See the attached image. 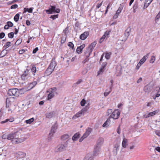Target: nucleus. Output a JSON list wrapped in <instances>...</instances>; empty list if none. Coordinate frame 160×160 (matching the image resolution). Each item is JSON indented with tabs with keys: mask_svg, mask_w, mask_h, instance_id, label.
<instances>
[{
	"mask_svg": "<svg viewBox=\"0 0 160 160\" xmlns=\"http://www.w3.org/2000/svg\"><path fill=\"white\" fill-rule=\"evenodd\" d=\"M69 137V136L68 134H65L62 136L61 139L62 140H65L66 139L68 138Z\"/></svg>",
	"mask_w": 160,
	"mask_h": 160,
	"instance_id": "nucleus-38",
	"label": "nucleus"
},
{
	"mask_svg": "<svg viewBox=\"0 0 160 160\" xmlns=\"http://www.w3.org/2000/svg\"><path fill=\"white\" fill-rule=\"evenodd\" d=\"M152 86L148 85L144 87V90L146 92L149 93L152 90Z\"/></svg>",
	"mask_w": 160,
	"mask_h": 160,
	"instance_id": "nucleus-10",
	"label": "nucleus"
},
{
	"mask_svg": "<svg viewBox=\"0 0 160 160\" xmlns=\"http://www.w3.org/2000/svg\"><path fill=\"white\" fill-rule=\"evenodd\" d=\"M26 51H27V50L21 49L19 51V53L20 54H22L23 53Z\"/></svg>",
	"mask_w": 160,
	"mask_h": 160,
	"instance_id": "nucleus-58",
	"label": "nucleus"
},
{
	"mask_svg": "<svg viewBox=\"0 0 160 160\" xmlns=\"http://www.w3.org/2000/svg\"><path fill=\"white\" fill-rule=\"evenodd\" d=\"M11 42H7L5 45H4L3 47L4 48H6L5 49V50L6 51H8L6 49L7 48L10 46L11 45Z\"/></svg>",
	"mask_w": 160,
	"mask_h": 160,
	"instance_id": "nucleus-36",
	"label": "nucleus"
},
{
	"mask_svg": "<svg viewBox=\"0 0 160 160\" xmlns=\"http://www.w3.org/2000/svg\"><path fill=\"white\" fill-rule=\"evenodd\" d=\"M14 119L13 118H11L10 119H6L5 120L1 121L0 122V123L1 124H4V123H6L8 122H11L14 121Z\"/></svg>",
	"mask_w": 160,
	"mask_h": 160,
	"instance_id": "nucleus-27",
	"label": "nucleus"
},
{
	"mask_svg": "<svg viewBox=\"0 0 160 160\" xmlns=\"http://www.w3.org/2000/svg\"><path fill=\"white\" fill-rule=\"evenodd\" d=\"M92 130L91 128H88V129L86 130L85 133L84 134L83 136H85V137L87 138L90 134Z\"/></svg>",
	"mask_w": 160,
	"mask_h": 160,
	"instance_id": "nucleus-20",
	"label": "nucleus"
},
{
	"mask_svg": "<svg viewBox=\"0 0 160 160\" xmlns=\"http://www.w3.org/2000/svg\"><path fill=\"white\" fill-rule=\"evenodd\" d=\"M49 9L45 10L46 12L48 14H52L54 13H59L60 9L59 8H56L55 5H50Z\"/></svg>",
	"mask_w": 160,
	"mask_h": 160,
	"instance_id": "nucleus-2",
	"label": "nucleus"
},
{
	"mask_svg": "<svg viewBox=\"0 0 160 160\" xmlns=\"http://www.w3.org/2000/svg\"><path fill=\"white\" fill-rule=\"evenodd\" d=\"M7 24L9 27H12L13 26V23L11 21H8L7 22Z\"/></svg>",
	"mask_w": 160,
	"mask_h": 160,
	"instance_id": "nucleus-53",
	"label": "nucleus"
},
{
	"mask_svg": "<svg viewBox=\"0 0 160 160\" xmlns=\"http://www.w3.org/2000/svg\"><path fill=\"white\" fill-rule=\"evenodd\" d=\"M54 96V92H53L52 91H51L50 92L48 95L47 99L49 100L53 98Z\"/></svg>",
	"mask_w": 160,
	"mask_h": 160,
	"instance_id": "nucleus-29",
	"label": "nucleus"
},
{
	"mask_svg": "<svg viewBox=\"0 0 160 160\" xmlns=\"http://www.w3.org/2000/svg\"><path fill=\"white\" fill-rule=\"evenodd\" d=\"M46 118H51L53 116V112H50L49 113H47L45 114Z\"/></svg>",
	"mask_w": 160,
	"mask_h": 160,
	"instance_id": "nucleus-30",
	"label": "nucleus"
},
{
	"mask_svg": "<svg viewBox=\"0 0 160 160\" xmlns=\"http://www.w3.org/2000/svg\"><path fill=\"white\" fill-rule=\"evenodd\" d=\"M120 146V143H117L114 145V148L113 150V154L115 155H116L117 154V152L119 149V147Z\"/></svg>",
	"mask_w": 160,
	"mask_h": 160,
	"instance_id": "nucleus-13",
	"label": "nucleus"
},
{
	"mask_svg": "<svg viewBox=\"0 0 160 160\" xmlns=\"http://www.w3.org/2000/svg\"><path fill=\"white\" fill-rule=\"evenodd\" d=\"M103 139L102 138H100L97 142V143L96 145L101 147L103 142Z\"/></svg>",
	"mask_w": 160,
	"mask_h": 160,
	"instance_id": "nucleus-21",
	"label": "nucleus"
},
{
	"mask_svg": "<svg viewBox=\"0 0 160 160\" xmlns=\"http://www.w3.org/2000/svg\"><path fill=\"white\" fill-rule=\"evenodd\" d=\"M111 54V52H107L105 55V58L107 59H109L110 57Z\"/></svg>",
	"mask_w": 160,
	"mask_h": 160,
	"instance_id": "nucleus-45",
	"label": "nucleus"
},
{
	"mask_svg": "<svg viewBox=\"0 0 160 160\" xmlns=\"http://www.w3.org/2000/svg\"><path fill=\"white\" fill-rule=\"evenodd\" d=\"M152 1L153 0H146L144 3L143 8L145 9L147 8Z\"/></svg>",
	"mask_w": 160,
	"mask_h": 160,
	"instance_id": "nucleus-24",
	"label": "nucleus"
},
{
	"mask_svg": "<svg viewBox=\"0 0 160 160\" xmlns=\"http://www.w3.org/2000/svg\"><path fill=\"white\" fill-rule=\"evenodd\" d=\"M123 7L124 5H123V3L120 4V6L119 7L118 10L116 12L119 14L120 13L123 9Z\"/></svg>",
	"mask_w": 160,
	"mask_h": 160,
	"instance_id": "nucleus-28",
	"label": "nucleus"
},
{
	"mask_svg": "<svg viewBox=\"0 0 160 160\" xmlns=\"http://www.w3.org/2000/svg\"><path fill=\"white\" fill-rule=\"evenodd\" d=\"M131 28L130 27L128 28L127 29L125 30L124 32L125 36L126 37V40L127 39L128 36L130 34Z\"/></svg>",
	"mask_w": 160,
	"mask_h": 160,
	"instance_id": "nucleus-18",
	"label": "nucleus"
},
{
	"mask_svg": "<svg viewBox=\"0 0 160 160\" xmlns=\"http://www.w3.org/2000/svg\"><path fill=\"white\" fill-rule=\"evenodd\" d=\"M155 60V57L154 56H152L150 60V62L151 63H153Z\"/></svg>",
	"mask_w": 160,
	"mask_h": 160,
	"instance_id": "nucleus-48",
	"label": "nucleus"
},
{
	"mask_svg": "<svg viewBox=\"0 0 160 160\" xmlns=\"http://www.w3.org/2000/svg\"><path fill=\"white\" fill-rule=\"evenodd\" d=\"M127 139L124 138L122 142V147L124 148H125L127 146Z\"/></svg>",
	"mask_w": 160,
	"mask_h": 160,
	"instance_id": "nucleus-33",
	"label": "nucleus"
},
{
	"mask_svg": "<svg viewBox=\"0 0 160 160\" xmlns=\"http://www.w3.org/2000/svg\"><path fill=\"white\" fill-rule=\"evenodd\" d=\"M58 128V126L57 124L56 123H55L51 127V130L50 132V134H54L56 130Z\"/></svg>",
	"mask_w": 160,
	"mask_h": 160,
	"instance_id": "nucleus-11",
	"label": "nucleus"
},
{
	"mask_svg": "<svg viewBox=\"0 0 160 160\" xmlns=\"http://www.w3.org/2000/svg\"><path fill=\"white\" fill-rule=\"evenodd\" d=\"M104 68H103V67H101V68H100V69L99 71L98 72V75H99L101 74V73H102L104 72Z\"/></svg>",
	"mask_w": 160,
	"mask_h": 160,
	"instance_id": "nucleus-51",
	"label": "nucleus"
},
{
	"mask_svg": "<svg viewBox=\"0 0 160 160\" xmlns=\"http://www.w3.org/2000/svg\"><path fill=\"white\" fill-rule=\"evenodd\" d=\"M90 50L88 49V47L87 48L86 51L84 52V54L87 58H88L90 56L91 53L90 52Z\"/></svg>",
	"mask_w": 160,
	"mask_h": 160,
	"instance_id": "nucleus-31",
	"label": "nucleus"
},
{
	"mask_svg": "<svg viewBox=\"0 0 160 160\" xmlns=\"http://www.w3.org/2000/svg\"><path fill=\"white\" fill-rule=\"evenodd\" d=\"M22 42V39L21 38H19L16 42L15 45L18 46Z\"/></svg>",
	"mask_w": 160,
	"mask_h": 160,
	"instance_id": "nucleus-40",
	"label": "nucleus"
},
{
	"mask_svg": "<svg viewBox=\"0 0 160 160\" xmlns=\"http://www.w3.org/2000/svg\"><path fill=\"white\" fill-rule=\"evenodd\" d=\"M53 71H54V69L51 68L49 66L48 68L46 70V71L45 72V73L46 74H47L48 75H50L52 73V72H53Z\"/></svg>",
	"mask_w": 160,
	"mask_h": 160,
	"instance_id": "nucleus-23",
	"label": "nucleus"
},
{
	"mask_svg": "<svg viewBox=\"0 0 160 160\" xmlns=\"http://www.w3.org/2000/svg\"><path fill=\"white\" fill-rule=\"evenodd\" d=\"M112 112V109H109L108 110L107 113V115L108 116L109 114H110Z\"/></svg>",
	"mask_w": 160,
	"mask_h": 160,
	"instance_id": "nucleus-59",
	"label": "nucleus"
},
{
	"mask_svg": "<svg viewBox=\"0 0 160 160\" xmlns=\"http://www.w3.org/2000/svg\"><path fill=\"white\" fill-rule=\"evenodd\" d=\"M86 101L85 99H83L80 102L81 105L82 106H83L85 105L86 103Z\"/></svg>",
	"mask_w": 160,
	"mask_h": 160,
	"instance_id": "nucleus-49",
	"label": "nucleus"
},
{
	"mask_svg": "<svg viewBox=\"0 0 160 160\" xmlns=\"http://www.w3.org/2000/svg\"><path fill=\"white\" fill-rule=\"evenodd\" d=\"M53 134H51V135L50 134V133H49V136L48 138V141H50L52 139V137L53 136Z\"/></svg>",
	"mask_w": 160,
	"mask_h": 160,
	"instance_id": "nucleus-54",
	"label": "nucleus"
},
{
	"mask_svg": "<svg viewBox=\"0 0 160 160\" xmlns=\"http://www.w3.org/2000/svg\"><path fill=\"white\" fill-rule=\"evenodd\" d=\"M85 44H82L79 47H78L76 49L77 52L78 54H81L82 52L83 48L85 47Z\"/></svg>",
	"mask_w": 160,
	"mask_h": 160,
	"instance_id": "nucleus-16",
	"label": "nucleus"
},
{
	"mask_svg": "<svg viewBox=\"0 0 160 160\" xmlns=\"http://www.w3.org/2000/svg\"><path fill=\"white\" fill-rule=\"evenodd\" d=\"M58 15H54L50 16V18L52 19L53 20H54L58 17Z\"/></svg>",
	"mask_w": 160,
	"mask_h": 160,
	"instance_id": "nucleus-42",
	"label": "nucleus"
},
{
	"mask_svg": "<svg viewBox=\"0 0 160 160\" xmlns=\"http://www.w3.org/2000/svg\"><path fill=\"white\" fill-rule=\"evenodd\" d=\"M91 63H89L88 64H87V66L86 67V69L88 70H89L91 68Z\"/></svg>",
	"mask_w": 160,
	"mask_h": 160,
	"instance_id": "nucleus-61",
	"label": "nucleus"
},
{
	"mask_svg": "<svg viewBox=\"0 0 160 160\" xmlns=\"http://www.w3.org/2000/svg\"><path fill=\"white\" fill-rule=\"evenodd\" d=\"M8 95L9 96H14L18 97L19 96V92L18 89L12 88L10 89L8 91Z\"/></svg>",
	"mask_w": 160,
	"mask_h": 160,
	"instance_id": "nucleus-5",
	"label": "nucleus"
},
{
	"mask_svg": "<svg viewBox=\"0 0 160 160\" xmlns=\"http://www.w3.org/2000/svg\"><path fill=\"white\" fill-rule=\"evenodd\" d=\"M120 114V111L118 109H116L112 112L111 115L110 116V118H111L114 119H118L119 117Z\"/></svg>",
	"mask_w": 160,
	"mask_h": 160,
	"instance_id": "nucleus-6",
	"label": "nucleus"
},
{
	"mask_svg": "<svg viewBox=\"0 0 160 160\" xmlns=\"http://www.w3.org/2000/svg\"><path fill=\"white\" fill-rule=\"evenodd\" d=\"M140 63V62H138L136 67V69L138 70L139 69L140 67L142 65Z\"/></svg>",
	"mask_w": 160,
	"mask_h": 160,
	"instance_id": "nucleus-60",
	"label": "nucleus"
},
{
	"mask_svg": "<svg viewBox=\"0 0 160 160\" xmlns=\"http://www.w3.org/2000/svg\"><path fill=\"white\" fill-rule=\"evenodd\" d=\"M17 154L20 156V158H22L24 157L25 156V153L21 152H18Z\"/></svg>",
	"mask_w": 160,
	"mask_h": 160,
	"instance_id": "nucleus-35",
	"label": "nucleus"
},
{
	"mask_svg": "<svg viewBox=\"0 0 160 160\" xmlns=\"http://www.w3.org/2000/svg\"><path fill=\"white\" fill-rule=\"evenodd\" d=\"M97 44V42L96 41H94L88 47V50H90V52L89 53H92V51L94 48L96 44Z\"/></svg>",
	"mask_w": 160,
	"mask_h": 160,
	"instance_id": "nucleus-12",
	"label": "nucleus"
},
{
	"mask_svg": "<svg viewBox=\"0 0 160 160\" xmlns=\"http://www.w3.org/2000/svg\"><path fill=\"white\" fill-rule=\"evenodd\" d=\"M68 32L69 31L68 27H66L63 31V32L65 34V36H67V34L68 33Z\"/></svg>",
	"mask_w": 160,
	"mask_h": 160,
	"instance_id": "nucleus-43",
	"label": "nucleus"
},
{
	"mask_svg": "<svg viewBox=\"0 0 160 160\" xmlns=\"http://www.w3.org/2000/svg\"><path fill=\"white\" fill-rule=\"evenodd\" d=\"M33 9V8L32 7L29 8H24V12H28L29 13H32Z\"/></svg>",
	"mask_w": 160,
	"mask_h": 160,
	"instance_id": "nucleus-32",
	"label": "nucleus"
},
{
	"mask_svg": "<svg viewBox=\"0 0 160 160\" xmlns=\"http://www.w3.org/2000/svg\"><path fill=\"white\" fill-rule=\"evenodd\" d=\"M155 90L158 92H160V87H157L156 88Z\"/></svg>",
	"mask_w": 160,
	"mask_h": 160,
	"instance_id": "nucleus-64",
	"label": "nucleus"
},
{
	"mask_svg": "<svg viewBox=\"0 0 160 160\" xmlns=\"http://www.w3.org/2000/svg\"><path fill=\"white\" fill-rule=\"evenodd\" d=\"M158 112V111L156 110L153 112H149L145 117V118H147L151 116H152L153 115H155Z\"/></svg>",
	"mask_w": 160,
	"mask_h": 160,
	"instance_id": "nucleus-25",
	"label": "nucleus"
},
{
	"mask_svg": "<svg viewBox=\"0 0 160 160\" xmlns=\"http://www.w3.org/2000/svg\"><path fill=\"white\" fill-rule=\"evenodd\" d=\"M38 50V47H36L35 48L33 51L32 53L33 54L36 53L37 52Z\"/></svg>",
	"mask_w": 160,
	"mask_h": 160,
	"instance_id": "nucleus-62",
	"label": "nucleus"
},
{
	"mask_svg": "<svg viewBox=\"0 0 160 160\" xmlns=\"http://www.w3.org/2000/svg\"><path fill=\"white\" fill-rule=\"evenodd\" d=\"M68 45L69 47H71L73 50L74 51L75 50V48H74V45L73 44V43L71 42H68Z\"/></svg>",
	"mask_w": 160,
	"mask_h": 160,
	"instance_id": "nucleus-37",
	"label": "nucleus"
},
{
	"mask_svg": "<svg viewBox=\"0 0 160 160\" xmlns=\"http://www.w3.org/2000/svg\"><path fill=\"white\" fill-rule=\"evenodd\" d=\"M67 36H66L65 37H62L61 38V43L62 44L64 43L66 40Z\"/></svg>",
	"mask_w": 160,
	"mask_h": 160,
	"instance_id": "nucleus-50",
	"label": "nucleus"
},
{
	"mask_svg": "<svg viewBox=\"0 0 160 160\" xmlns=\"http://www.w3.org/2000/svg\"><path fill=\"white\" fill-rule=\"evenodd\" d=\"M31 69L32 74L33 75V76H35V73L37 71L35 65H32L31 68Z\"/></svg>",
	"mask_w": 160,
	"mask_h": 160,
	"instance_id": "nucleus-26",
	"label": "nucleus"
},
{
	"mask_svg": "<svg viewBox=\"0 0 160 160\" xmlns=\"http://www.w3.org/2000/svg\"><path fill=\"white\" fill-rule=\"evenodd\" d=\"M80 137V134L79 133L77 132L73 136L72 139L73 141H76Z\"/></svg>",
	"mask_w": 160,
	"mask_h": 160,
	"instance_id": "nucleus-22",
	"label": "nucleus"
},
{
	"mask_svg": "<svg viewBox=\"0 0 160 160\" xmlns=\"http://www.w3.org/2000/svg\"><path fill=\"white\" fill-rule=\"evenodd\" d=\"M14 33L13 32H11L10 33H9L8 34V37L9 38H12L14 37Z\"/></svg>",
	"mask_w": 160,
	"mask_h": 160,
	"instance_id": "nucleus-46",
	"label": "nucleus"
},
{
	"mask_svg": "<svg viewBox=\"0 0 160 160\" xmlns=\"http://www.w3.org/2000/svg\"><path fill=\"white\" fill-rule=\"evenodd\" d=\"M5 51V50H3L1 52V53L0 54V58H1L2 57H3L5 56L6 54L7 53V52H6L5 53H4V52Z\"/></svg>",
	"mask_w": 160,
	"mask_h": 160,
	"instance_id": "nucleus-44",
	"label": "nucleus"
},
{
	"mask_svg": "<svg viewBox=\"0 0 160 160\" xmlns=\"http://www.w3.org/2000/svg\"><path fill=\"white\" fill-rule=\"evenodd\" d=\"M89 104L88 103L86 105L85 108H83L81 110L78 112L76 114H75L73 117V118L74 119H76V118H78L82 115H84L85 112L87 111L88 109L89 108Z\"/></svg>",
	"mask_w": 160,
	"mask_h": 160,
	"instance_id": "nucleus-4",
	"label": "nucleus"
},
{
	"mask_svg": "<svg viewBox=\"0 0 160 160\" xmlns=\"http://www.w3.org/2000/svg\"><path fill=\"white\" fill-rule=\"evenodd\" d=\"M111 32V31H106L105 33L104 34V35L106 36V39L109 37V34L110 32Z\"/></svg>",
	"mask_w": 160,
	"mask_h": 160,
	"instance_id": "nucleus-47",
	"label": "nucleus"
},
{
	"mask_svg": "<svg viewBox=\"0 0 160 160\" xmlns=\"http://www.w3.org/2000/svg\"><path fill=\"white\" fill-rule=\"evenodd\" d=\"M5 36V34L3 32H2L0 33V39L3 38Z\"/></svg>",
	"mask_w": 160,
	"mask_h": 160,
	"instance_id": "nucleus-57",
	"label": "nucleus"
},
{
	"mask_svg": "<svg viewBox=\"0 0 160 160\" xmlns=\"http://www.w3.org/2000/svg\"><path fill=\"white\" fill-rule=\"evenodd\" d=\"M56 66V63L55 61V59H52L49 66L51 68L54 70Z\"/></svg>",
	"mask_w": 160,
	"mask_h": 160,
	"instance_id": "nucleus-19",
	"label": "nucleus"
},
{
	"mask_svg": "<svg viewBox=\"0 0 160 160\" xmlns=\"http://www.w3.org/2000/svg\"><path fill=\"white\" fill-rule=\"evenodd\" d=\"M13 133H10L8 135H7L6 134H4L2 136V138L3 139H7L9 140H12L13 138Z\"/></svg>",
	"mask_w": 160,
	"mask_h": 160,
	"instance_id": "nucleus-9",
	"label": "nucleus"
},
{
	"mask_svg": "<svg viewBox=\"0 0 160 160\" xmlns=\"http://www.w3.org/2000/svg\"><path fill=\"white\" fill-rule=\"evenodd\" d=\"M160 18V11L158 14L156 16L155 18V21L156 22L158 21V19Z\"/></svg>",
	"mask_w": 160,
	"mask_h": 160,
	"instance_id": "nucleus-52",
	"label": "nucleus"
},
{
	"mask_svg": "<svg viewBox=\"0 0 160 160\" xmlns=\"http://www.w3.org/2000/svg\"><path fill=\"white\" fill-rule=\"evenodd\" d=\"M19 13H17L14 17V20L15 22L18 21L19 18Z\"/></svg>",
	"mask_w": 160,
	"mask_h": 160,
	"instance_id": "nucleus-34",
	"label": "nucleus"
},
{
	"mask_svg": "<svg viewBox=\"0 0 160 160\" xmlns=\"http://www.w3.org/2000/svg\"><path fill=\"white\" fill-rule=\"evenodd\" d=\"M149 54V53H148L146 55L144 56V57L140 60L139 62H140V63H141V65H142L148 58Z\"/></svg>",
	"mask_w": 160,
	"mask_h": 160,
	"instance_id": "nucleus-17",
	"label": "nucleus"
},
{
	"mask_svg": "<svg viewBox=\"0 0 160 160\" xmlns=\"http://www.w3.org/2000/svg\"><path fill=\"white\" fill-rule=\"evenodd\" d=\"M67 146V142L64 143H62L58 145L55 149V152H60L63 151L65 150Z\"/></svg>",
	"mask_w": 160,
	"mask_h": 160,
	"instance_id": "nucleus-3",
	"label": "nucleus"
},
{
	"mask_svg": "<svg viewBox=\"0 0 160 160\" xmlns=\"http://www.w3.org/2000/svg\"><path fill=\"white\" fill-rule=\"evenodd\" d=\"M37 84V82L36 81H34L32 83H31L30 84V86L31 87V88H33Z\"/></svg>",
	"mask_w": 160,
	"mask_h": 160,
	"instance_id": "nucleus-41",
	"label": "nucleus"
},
{
	"mask_svg": "<svg viewBox=\"0 0 160 160\" xmlns=\"http://www.w3.org/2000/svg\"><path fill=\"white\" fill-rule=\"evenodd\" d=\"M18 7V5L17 4H15L11 6L10 8L11 9H16Z\"/></svg>",
	"mask_w": 160,
	"mask_h": 160,
	"instance_id": "nucleus-56",
	"label": "nucleus"
},
{
	"mask_svg": "<svg viewBox=\"0 0 160 160\" xmlns=\"http://www.w3.org/2000/svg\"><path fill=\"white\" fill-rule=\"evenodd\" d=\"M155 132L157 135L160 136V131L156 130L155 131Z\"/></svg>",
	"mask_w": 160,
	"mask_h": 160,
	"instance_id": "nucleus-63",
	"label": "nucleus"
},
{
	"mask_svg": "<svg viewBox=\"0 0 160 160\" xmlns=\"http://www.w3.org/2000/svg\"><path fill=\"white\" fill-rule=\"evenodd\" d=\"M101 147L96 145L94 148L93 154L95 156H97L99 153V152L100 150Z\"/></svg>",
	"mask_w": 160,
	"mask_h": 160,
	"instance_id": "nucleus-14",
	"label": "nucleus"
},
{
	"mask_svg": "<svg viewBox=\"0 0 160 160\" xmlns=\"http://www.w3.org/2000/svg\"><path fill=\"white\" fill-rule=\"evenodd\" d=\"M89 35V33L88 32H85L82 34L80 36V38L82 40H84Z\"/></svg>",
	"mask_w": 160,
	"mask_h": 160,
	"instance_id": "nucleus-15",
	"label": "nucleus"
},
{
	"mask_svg": "<svg viewBox=\"0 0 160 160\" xmlns=\"http://www.w3.org/2000/svg\"><path fill=\"white\" fill-rule=\"evenodd\" d=\"M29 70L27 69L24 72L23 74L21 76V78L22 79L25 80L26 79H27L28 78L30 77L29 74Z\"/></svg>",
	"mask_w": 160,
	"mask_h": 160,
	"instance_id": "nucleus-7",
	"label": "nucleus"
},
{
	"mask_svg": "<svg viewBox=\"0 0 160 160\" xmlns=\"http://www.w3.org/2000/svg\"><path fill=\"white\" fill-rule=\"evenodd\" d=\"M13 138L12 141L13 142V143H19L22 142L28 139L29 138L28 134L20 135L19 136L18 132L13 133Z\"/></svg>",
	"mask_w": 160,
	"mask_h": 160,
	"instance_id": "nucleus-1",
	"label": "nucleus"
},
{
	"mask_svg": "<svg viewBox=\"0 0 160 160\" xmlns=\"http://www.w3.org/2000/svg\"><path fill=\"white\" fill-rule=\"evenodd\" d=\"M95 156L91 153L87 154L85 156L84 160H93Z\"/></svg>",
	"mask_w": 160,
	"mask_h": 160,
	"instance_id": "nucleus-8",
	"label": "nucleus"
},
{
	"mask_svg": "<svg viewBox=\"0 0 160 160\" xmlns=\"http://www.w3.org/2000/svg\"><path fill=\"white\" fill-rule=\"evenodd\" d=\"M34 120V118H32L26 120L25 121V122L27 124H31L33 121Z\"/></svg>",
	"mask_w": 160,
	"mask_h": 160,
	"instance_id": "nucleus-39",
	"label": "nucleus"
},
{
	"mask_svg": "<svg viewBox=\"0 0 160 160\" xmlns=\"http://www.w3.org/2000/svg\"><path fill=\"white\" fill-rule=\"evenodd\" d=\"M109 125V123L106 121L103 124L102 127H107Z\"/></svg>",
	"mask_w": 160,
	"mask_h": 160,
	"instance_id": "nucleus-55",
	"label": "nucleus"
}]
</instances>
